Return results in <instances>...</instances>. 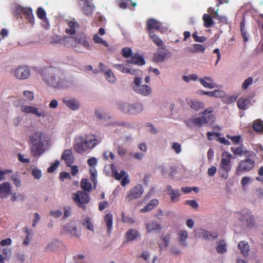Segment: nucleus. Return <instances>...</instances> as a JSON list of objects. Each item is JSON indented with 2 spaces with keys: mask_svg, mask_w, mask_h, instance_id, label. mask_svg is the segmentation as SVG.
<instances>
[{
  "mask_svg": "<svg viewBox=\"0 0 263 263\" xmlns=\"http://www.w3.org/2000/svg\"><path fill=\"white\" fill-rule=\"evenodd\" d=\"M30 140L32 154L35 156L41 155L44 152V147L47 143L46 136L40 132H36L31 136Z\"/></svg>",
  "mask_w": 263,
  "mask_h": 263,
  "instance_id": "obj_1",
  "label": "nucleus"
},
{
  "mask_svg": "<svg viewBox=\"0 0 263 263\" xmlns=\"http://www.w3.org/2000/svg\"><path fill=\"white\" fill-rule=\"evenodd\" d=\"M43 79L48 85L55 88L67 86V82L60 77L58 71H46L43 74Z\"/></svg>",
  "mask_w": 263,
  "mask_h": 263,
  "instance_id": "obj_2",
  "label": "nucleus"
},
{
  "mask_svg": "<svg viewBox=\"0 0 263 263\" xmlns=\"http://www.w3.org/2000/svg\"><path fill=\"white\" fill-rule=\"evenodd\" d=\"M232 155L228 152H224L221 155V159L218 169L220 176L226 180L229 177V173L231 170V160Z\"/></svg>",
  "mask_w": 263,
  "mask_h": 263,
  "instance_id": "obj_3",
  "label": "nucleus"
},
{
  "mask_svg": "<svg viewBox=\"0 0 263 263\" xmlns=\"http://www.w3.org/2000/svg\"><path fill=\"white\" fill-rule=\"evenodd\" d=\"M142 82V78L139 77H135L134 80V83L132 85V88L134 91L142 96L146 97L149 96L152 92L151 87L146 84H141Z\"/></svg>",
  "mask_w": 263,
  "mask_h": 263,
  "instance_id": "obj_4",
  "label": "nucleus"
},
{
  "mask_svg": "<svg viewBox=\"0 0 263 263\" xmlns=\"http://www.w3.org/2000/svg\"><path fill=\"white\" fill-rule=\"evenodd\" d=\"M215 121V117L213 115H210L208 116H201L199 117H192L186 121L187 126L192 124L197 127H201L209 123H213Z\"/></svg>",
  "mask_w": 263,
  "mask_h": 263,
  "instance_id": "obj_5",
  "label": "nucleus"
},
{
  "mask_svg": "<svg viewBox=\"0 0 263 263\" xmlns=\"http://www.w3.org/2000/svg\"><path fill=\"white\" fill-rule=\"evenodd\" d=\"M20 108L23 113L31 114L39 118H45L47 117V111L45 109L35 105L22 104Z\"/></svg>",
  "mask_w": 263,
  "mask_h": 263,
  "instance_id": "obj_6",
  "label": "nucleus"
},
{
  "mask_svg": "<svg viewBox=\"0 0 263 263\" xmlns=\"http://www.w3.org/2000/svg\"><path fill=\"white\" fill-rule=\"evenodd\" d=\"M144 193V188L142 184H138L128 191L125 197L126 202H131L140 198Z\"/></svg>",
  "mask_w": 263,
  "mask_h": 263,
  "instance_id": "obj_7",
  "label": "nucleus"
},
{
  "mask_svg": "<svg viewBox=\"0 0 263 263\" xmlns=\"http://www.w3.org/2000/svg\"><path fill=\"white\" fill-rule=\"evenodd\" d=\"M255 166V162L250 158L240 161L235 170L237 175H241L243 173L251 171Z\"/></svg>",
  "mask_w": 263,
  "mask_h": 263,
  "instance_id": "obj_8",
  "label": "nucleus"
},
{
  "mask_svg": "<svg viewBox=\"0 0 263 263\" xmlns=\"http://www.w3.org/2000/svg\"><path fill=\"white\" fill-rule=\"evenodd\" d=\"M72 198L78 206L82 208L90 200L88 194L81 191H77L76 193L72 194Z\"/></svg>",
  "mask_w": 263,
  "mask_h": 263,
  "instance_id": "obj_9",
  "label": "nucleus"
},
{
  "mask_svg": "<svg viewBox=\"0 0 263 263\" xmlns=\"http://www.w3.org/2000/svg\"><path fill=\"white\" fill-rule=\"evenodd\" d=\"M114 67L122 73L130 74L135 77L141 76L142 74V72L139 69H134L128 64L127 65L125 64H115Z\"/></svg>",
  "mask_w": 263,
  "mask_h": 263,
  "instance_id": "obj_10",
  "label": "nucleus"
},
{
  "mask_svg": "<svg viewBox=\"0 0 263 263\" xmlns=\"http://www.w3.org/2000/svg\"><path fill=\"white\" fill-rule=\"evenodd\" d=\"M239 220L247 227H252L255 224V219L250 211L245 209L239 213Z\"/></svg>",
  "mask_w": 263,
  "mask_h": 263,
  "instance_id": "obj_11",
  "label": "nucleus"
},
{
  "mask_svg": "<svg viewBox=\"0 0 263 263\" xmlns=\"http://www.w3.org/2000/svg\"><path fill=\"white\" fill-rule=\"evenodd\" d=\"M111 172L116 180H121V184L122 186H125L129 183V175L124 170H121L120 172H118L116 168H111Z\"/></svg>",
  "mask_w": 263,
  "mask_h": 263,
  "instance_id": "obj_12",
  "label": "nucleus"
},
{
  "mask_svg": "<svg viewBox=\"0 0 263 263\" xmlns=\"http://www.w3.org/2000/svg\"><path fill=\"white\" fill-rule=\"evenodd\" d=\"M58 43L64 45L67 47L74 48L76 51L80 50L79 46L77 44V34L75 37L64 36L58 40Z\"/></svg>",
  "mask_w": 263,
  "mask_h": 263,
  "instance_id": "obj_13",
  "label": "nucleus"
},
{
  "mask_svg": "<svg viewBox=\"0 0 263 263\" xmlns=\"http://www.w3.org/2000/svg\"><path fill=\"white\" fill-rule=\"evenodd\" d=\"M62 232L64 234H70L75 237H79L81 235V231L77 228L73 222H70L63 226Z\"/></svg>",
  "mask_w": 263,
  "mask_h": 263,
  "instance_id": "obj_14",
  "label": "nucleus"
},
{
  "mask_svg": "<svg viewBox=\"0 0 263 263\" xmlns=\"http://www.w3.org/2000/svg\"><path fill=\"white\" fill-rule=\"evenodd\" d=\"M30 74V71L27 66H19L14 71V75L16 78L20 80L27 79Z\"/></svg>",
  "mask_w": 263,
  "mask_h": 263,
  "instance_id": "obj_15",
  "label": "nucleus"
},
{
  "mask_svg": "<svg viewBox=\"0 0 263 263\" xmlns=\"http://www.w3.org/2000/svg\"><path fill=\"white\" fill-rule=\"evenodd\" d=\"M89 146L86 144L84 138L79 137L77 139L76 143L73 145L74 151L79 154H83L89 149Z\"/></svg>",
  "mask_w": 263,
  "mask_h": 263,
  "instance_id": "obj_16",
  "label": "nucleus"
},
{
  "mask_svg": "<svg viewBox=\"0 0 263 263\" xmlns=\"http://www.w3.org/2000/svg\"><path fill=\"white\" fill-rule=\"evenodd\" d=\"M80 50H77V52L80 53H84V51L82 47H84L86 50H90L91 46L87 40V39L83 34H77V42Z\"/></svg>",
  "mask_w": 263,
  "mask_h": 263,
  "instance_id": "obj_17",
  "label": "nucleus"
},
{
  "mask_svg": "<svg viewBox=\"0 0 263 263\" xmlns=\"http://www.w3.org/2000/svg\"><path fill=\"white\" fill-rule=\"evenodd\" d=\"M62 102L66 106L72 110H77L79 109V102L73 98L66 97L62 99Z\"/></svg>",
  "mask_w": 263,
  "mask_h": 263,
  "instance_id": "obj_18",
  "label": "nucleus"
},
{
  "mask_svg": "<svg viewBox=\"0 0 263 263\" xmlns=\"http://www.w3.org/2000/svg\"><path fill=\"white\" fill-rule=\"evenodd\" d=\"M199 81L204 88L213 89L217 87V84L215 83L213 79L210 77L204 76L203 78H200Z\"/></svg>",
  "mask_w": 263,
  "mask_h": 263,
  "instance_id": "obj_19",
  "label": "nucleus"
},
{
  "mask_svg": "<svg viewBox=\"0 0 263 263\" xmlns=\"http://www.w3.org/2000/svg\"><path fill=\"white\" fill-rule=\"evenodd\" d=\"M61 159L67 166H70L74 162V157L71 149H66L62 155Z\"/></svg>",
  "mask_w": 263,
  "mask_h": 263,
  "instance_id": "obj_20",
  "label": "nucleus"
},
{
  "mask_svg": "<svg viewBox=\"0 0 263 263\" xmlns=\"http://www.w3.org/2000/svg\"><path fill=\"white\" fill-rule=\"evenodd\" d=\"M12 186L8 182H4L0 184V197L6 198L10 194Z\"/></svg>",
  "mask_w": 263,
  "mask_h": 263,
  "instance_id": "obj_21",
  "label": "nucleus"
},
{
  "mask_svg": "<svg viewBox=\"0 0 263 263\" xmlns=\"http://www.w3.org/2000/svg\"><path fill=\"white\" fill-rule=\"evenodd\" d=\"M238 248L240 251V253L244 257H248L250 251V246L249 243L246 241H240L238 244Z\"/></svg>",
  "mask_w": 263,
  "mask_h": 263,
  "instance_id": "obj_22",
  "label": "nucleus"
},
{
  "mask_svg": "<svg viewBox=\"0 0 263 263\" xmlns=\"http://www.w3.org/2000/svg\"><path fill=\"white\" fill-rule=\"evenodd\" d=\"M143 110V105L142 103L137 102L130 104V115H136L141 113Z\"/></svg>",
  "mask_w": 263,
  "mask_h": 263,
  "instance_id": "obj_23",
  "label": "nucleus"
},
{
  "mask_svg": "<svg viewBox=\"0 0 263 263\" xmlns=\"http://www.w3.org/2000/svg\"><path fill=\"white\" fill-rule=\"evenodd\" d=\"M67 23L68 27L65 29L66 33L70 35L74 34L76 33V29L79 27L78 24L73 20H67Z\"/></svg>",
  "mask_w": 263,
  "mask_h": 263,
  "instance_id": "obj_24",
  "label": "nucleus"
},
{
  "mask_svg": "<svg viewBox=\"0 0 263 263\" xmlns=\"http://www.w3.org/2000/svg\"><path fill=\"white\" fill-rule=\"evenodd\" d=\"M126 62L128 64H133L139 66L143 65L145 64V60L143 57L138 54L133 56L130 59L127 60Z\"/></svg>",
  "mask_w": 263,
  "mask_h": 263,
  "instance_id": "obj_25",
  "label": "nucleus"
},
{
  "mask_svg": "<svg viewBox=\"0 0 263 263\" xmlns=\"http://www.w3.org/2000/svg\"><path fill=\"white\" fill-rule=\"evenodd\" d=\"M158 200L156 199H153L151 200L148 204H147L142 209H141L140 210V212L142 213L149 212L155 208L158 205Z\"/></svg>",
  "mask_w": 263,
  "mask_h": 263,
  "instance_id": "obj_26",
  "label": "nucleus"
},
{
  "mask_svg": "<svg viewBox=\"0 0 263 263\" xmlns=\"http://www.w3.org/2000/svg\"><path fill=\"white\" fill-rule=\"evenodd\" d=\"M149 36L152 40L153 43L158 47L162 49L165 48V46L163 43L162 41L159 38V36L156 35L153 31H149Z\"/></svg>",
  "mask_w": 263,
  "mask_h": 263,
  "instance_id": "obj_27",
  "label": "nucleus"
},
{
  "mask_svg": "<svg viewBox=\"0 0 263 263\" xmlns=\"http://www.w3.org/2000/svg\"><path fill=\"white\" fill-rule=\"evenodd\" d=\"M118 108L125 114L130 115V104L126 102H120L117 105Z\"/></svg>",
  "mask_w": 263,
  "mask_h": 263,
  "instance_id": "obj_28",
  "label": "nucleus"
},
{
  "mask_svg": "<svg viewBox=\"0 0 263 263\" xmlns=\"http://www.w3.org/2000/svg\"><path fill=\"white\" fill-rule=\"evenodd\" d=\"M188 105L190 106L191 108L196 111H198L204 107V104L203 102L195 99L190 100L188 102Z\"/></svg>",
  "mask_w": 263,
  "mask_h": 263,
  "instance_id": "obj_29",
  "label": "nucleus"
},
{
  "mask_svg": "<svg viewBox=\"0 0 263 263\" xmlns=\"http://www.w3.org/2000/svg\"><path fill=\"white\" fill-rule=\"evenodd\" d=\"M62 245L61 242L58 240H53L48 243L45 248L46 251H54L57 250Z\"/></svg>",
  "mask_w": 263,
  "mask_h": 263,
  "instance_id": "obj_30",
  "label": "nucleus"
},
{
  "mask_svg": "<svg viewBox=\"0 0 263 263\" xmlns=\"http://www.w3.org/2000/svg\"><path fill=\"white\" fill-rule=\"evenodd\" d=\"M147 28L148 32L152 31V29H156L157 30L160 29V24L156 20L151 18L149 19L147 22Z\"/></svg>",
  "mask_w": 263,
  "mask_h": 263,
  "instance_id": "obj_31",
  "label": "nucleus"
},
{
  "mask_svg": "<svg viewBox=\"0 0 263 263\" xmlns=\"http://www.w3.org/2000/svg\"><path fill=\"white\" fill-rule=\"evenodd\" d=\"M177 234L181 245L186 246L187 243L185 241L188 237L187 232L185 230H180L178 231Z\"/></svg>",
  "mask_w": 263,
  "mask_h": 263,
  "instance_id": "obj_32",
  "label": "nucleus"
},
{
  "mask_svg": "<svg viewBox=\"0 0 263 263\" xmlns=\"http://www.w3.org/2000/svg\"><path fill=\"white\" fill-rule=\"evenodd\" d=\"M126 238L128 241H132L139 236V233L136 229H129L126 233Z\"/></svg>",
  "mask_w": 263,
  "mask_h": 263,
  "instance_id": "obj_33",
  "label": "nucleus"
},
{
  "mask_svg": "<svg viewBox=\"0 0 263 263\" xmlns=\"http://www.w3.org/2000/svg\"><path fill=\"white\" fill-rule=\"evenodd\" d=\"M146 229L147 233H150L152 232L160 230L161 226L155 221H152L146 224Z\"/></svg>",
  "mask_w": 263,
  "mask_h": 263,
  "instance_id": "obj_34",
  "label": "nucleus"
},
{
  "mask_svg": "<svg viewBox=\"0 0 263 263\" xmlns=\"http://www.w3.org/2000/svg\"><path fill=\"white\" fill-rule=\"evenodd\" d=\"M250 103V100L247 98H241L237 102L238 107L242 110H246L248 108V104Z\"/></svg>",
  "mask_w": 263,
  "mask_h": 263,
  "instance_id": "obj_35",
  "label": "nucleus"
},
{
  "mask_svg": "<svg viewBox=\"0 0 263 263\" xmlns=\"http://www.w3.org/2000/svg\"><path fill=\"white\" fill-rule=\"evenodd\" d=\"M84 7L83 12L87 15H89L93 12V7L90 4L88 0H82Z\"/></svg>",
  "mask_w": 263,
  "mask_h": 263,
  "instance_id": "obj_36",
  "label": "nucleus"
},
{
  "mask_svg": "<svg viewBox=\"0 0 263 263\" xmlns=\"http://www.w3.org/2000/svg\"><path fill=\"white\" fill-rule=\"evenodd\" d=\"M82 223L86 228L90 231H93V226L91 219L87 216H83L82 219Z\"/></svg>",
  "mask_w": 263,
  "mask_h": 263,
  "instance_id": "obj_37",
  "label": "nucleus"
},
{
  "mask_svg": "<svg viewBox=\"0 0 263 263\" xmlns=\"http://www.w3.org/2000/svg\"><path fill=\"white\" fill-rule=\"evenodd\" d=\"M11 180L16 187H20L22 186L21 176L17 172L11 175Z\"/></svg>",
  "mask_w": 263,
  "mask_h": 263,
  "instance_id": "obj_38",
  "label": "nucleus"
},
{
  "mask_svg": "<svg viewBox=\"0 0 263 263\" xmlns=\"http://www.w3.org/2000/svg\"><path fill=\"white\" fill-rule=\"evenodd\" d=\"M84 140H85L86 144L89 146V147L90 148L95 146L97 144V142H96L97 140L93 135H89L87 136L86 138H84Z\"/></svg>",
  "mask_w": 263,
  "mask_h": 263,
  "instance_id": "obj_39",
  "label": "nucleus"
},
{
  "mask_svg": "<svg viewBox=\"0 0 263 263\" xmlns=\"http://www.w3.org/2000/svg\"><path fill=\"white\" fill-rule=\"evenodd\" d=\"M104 220L107 227L108 232H110L112 226V215L111 214H107L105 215Z\"/></svg>",
  "mask_w": 263,
  "mask_h": 263,
  "instance_id": "obj_40",
  "label": "nucleus"
},
{
  "mask_svg": "<svg viewBox=\"0 0 263 263\" xmlns=\"http://www.w3.org/2000/svg\"><path fill=\"white\" fill-rule=\"evenodd\" d=\"M188 50L192 53H198L199 52H204L205 47L203 45L201 44H194L193 46V48H188Z\"/></svg>",
  "mask_w": 263,
  "mask_h": 263,
  "instance_id": "obj_41",
  "label": "nucleus"
},
{
  "mask_svg": "<svg viewBox=\"0 0 263 263\" xmlns=\"http://www.w3.org/2000/svg\"><path fill=\"white\" fill-rule=\"evenodd\" d=\"M93 41L96 44H100L105 47H108V44L107 42L104 40L98 34H95L93 36Z\"/></svg>",
  "mask_w": 263,
  "mask_h": 263,
  "instance_id": "obj_42",
  "label": "nucleus"
},
{
  "mask_svg": "<svg viewBox=\"0 0 263 263\" xmlns=\"http://www.w3.org/2000/svg\"><path fill=\"white\" fill-rule=\"evenodd\" d=\"M204 21V26L206 28H209L213 24V21L212 17L207 14H204L203 16Z\"/></svg>",
  "mask_w": 263,
  "mask_h": 263,
  "instance_id": "obj_43",
  "label": "nucleus"
},
{
  "mask_svg": "<svg viewBox=\"0 0 263 263\" xmlns=\"http://www.w3.org/2000/svg\"><path fill=\"white\" fill-rule=\"evenodd\" d=\"M166 54V52L163 53L157 52L154 55V60L156 62H162L165 60Z\"/></svg>",
  "mask_w": 263,
  "mask_h": 263,
  "instance_id": "obj_44",
  "label": "nucleus"
},
{
  "mask_svg": "<svg viewBox=\"0 0 263 263\" xmlns=\"http://www.w3.org/2000/svg\"><path fill=\"white\" fill-rule=\"evenodd\" d=\"M231 150L234 155L238 156H241L243 154L246 155L248 153L247 151L243 149L242 146L236 148L231 147Z\"/></svg>",
  "mask_w": 263,
  "mask_h": 263,
  "instance_id": "obj_45",
  "label": "nucleus"
},
{
  "mask_svg": "<svg viewBox=\"0 0 263 263\" xmlns=\"http://www.w3.org/2000/svg\"><path fill=\"white\" fill-rule=\"evenodd\" d=\"M81 187L82 189L85 191H90L91 189V184L87 182L86 179H83L81 182Z\"/></svg>",
  "mask_w": 263,
  "mask_h": 263,
  "instance_id": "obj_46",
  "label": "nucleus"
},
{
  "mask_svg": "<svg viewBox=\"0 0 263 263\" xmlns=\"http://www.w3.org/2000/svg\"><path fill=\"white\" fill-rule=\"evenodd\" d=\"M253 128L255 130L258 132L263 131L262 122L260 120H257L253 124Z\"/></svg>",
  "mask_w": 263,
  "mask_h": 263,
  "instance_id": "obj_47",
  "label": "nucleus"
},
{
  "mask_svg": "<svg viewBox=\"0 0 263 263\" xmlns=\"http://www.w3.org/2000/svg\"><path fill=\"white\" fill-rule=\"evenodd\" d=\"M216 250L219 253H224L227 251L226 244L223 240L219 242Z\"/></svg>",
  "mask_w": 263,
  "mask_h": 263,
  "instance_id": "obj_48",
  "label": "nucleus"
},
{
  "mask_svg": "<svg viewBox=\"0 0 263 263\" xmlns=\"http://www.w3.org/2000/svg\"><path fill=\"white\" fill-rule=\"evenodd\" d=\"M168 195L170 196L172 201H177L179 200L180 194L178 190H175Z\"/></svg>",
  "mask_w": 263,
  "mask_h": 263,
  "instance_id": "obj_49",
  "label": "nucleus"
},
{
  "mask_svg": "<svg viewBox=\"0 0 263 263\" xmlns=\"http://www.w3.org/2000/svg\"><path fill=\"white\" fill-rule=\"evenodd\" d=\"M31 174L36 179H40L42 175V172L40 170L36 167H34L31 169Z\"/></svg>",
  "mask_w": 263,
  "mask_h": 263,
  "instance_id": "obj_50",
  "label": "nucleus"
},
{
  "mask_svg": "<svg viewBox=\"0 0 263 263\" xmlns=\"http://www.w3.org/2000/svg\"><path fill=\"white\" fill-rule=\"evenodd\" d=\"M106 75V79L109 82L114 83L116 82V79L115 77L114 76V74L112 71L111 70H109L108 71H106V72L105 73Z\"/></svg>",
  "mask_w": 263,
  "mask_h": 263,
  "instance_id": "obj_51",
  "label": "nucleus"
},
{
  "mask_svg": "<svg viewBox=\"0 0 263 263\" xmlns=\"http://www.w3.org/2000/svg\"><path fill=\"white\" fill-rule=\"evenodd\" d=\"M171 149L174 151L176 154H179L182 151L181 145L178 142H174L171 146Z\"/></svg>",
  "mask_w": 263,
  "mask_h": 263,
  "instance_id": "obj_52",
  "label": "nucleus"
},
{
  "mask_svg": "<svg viewBox=\"0 0 263 263\" xmlns=\"http://www.w3.org/2000/svg\"><path fill=\"white\" fill-rule=\"evenodd\" d=\"M201 235L200 237H202L205 239H209L210 237H212L213 238H216L217 237V234L214 235L213 234L211 233L210 232L205 230H201Z\"/></svg>",
  "mask_w": 263,
  "mask_h": 263,
  "instance_id": "obj_53",
  "label": "nucleus"
},
{
  "mask_svg": "<svg viewBox=\"0 0 263 263\" xmlns=\"http://www.w3.org/2000/svg\"><path fill=\"white\" fill-rule=\"evenodd\" d=\"M240 28H241V35L243 37V42L246 43L248 41V37L247 32L245 29L244 23H243V22L241 23Z\"/></svg>",
  "mask_w": 263,
  "mask_h": 263,
  "instance_id": "obj_54",
  "label": "nucleus"
},
{
  "mask_svg": "<svg viewBox=\"0 0 263 263\" xmlns=\"http://www.w3.org/2000/svg\"><path fill=\"white\" fill-rule=\"evenodd\" d=\"M253 83V79L252 77H249L244 81L242 84L241 88L243 89H247Z\"/></svg>",
  "mask_w": 263,
  "mask_h": 263,
  "instance_id": "obj_55",
  "label": "nucleus"
},
{
  "mask_svg": "<svg viewBox=\"0 0 263 263\" xmlns=\"http://www.w3.org/2000/svg\"><path fill=\"white\" fill-rule=\"evenodd\" d=\"M122 221L124 223L134 224L135 222L134 219L132 217L125 216L124 213H122Z\"/></svg>",
  "mask_w": 263,
  "mask_h": 263,
  "instance_id": "obj_56",
  "label": "nucleus"
},
{
  "mask_svg": "<svg viewBox=\"0 0 263 263\" xmlns=\"http://www.w3.org/2000/svg\"><path fill=\"white\" fill-rule=\"evenodd\" d=\"M24 96L29 101H32L34 100V93L32 91L25 90L23 92Z\"/></svg>",
  "mask_w": 263,
  "mask_h": 263,
  "instance_id": "obj_57",
  "label": "nucleus"
},
{
  "mask_svg": "<svg viewBox=\"0 0 263 263\" xmlns=\"http://www.w3.org/2000/svg\"><path fill=\"white\" fill-rule=\"evenodd\" d=\"M37 15L39 18L44 20L46 18V13L42 8H39L37 11Z\"/></svg>",
  "mask_w": 263,
  "mask_h": 263,
  "instance_id": "obj_58",
  "label": "nucleus"
},
{
  "mask_svg": "<svg viewBox=\"0 0 263 263\" xmlns=\"http://www.w3.org/2000/svg\"><path fill=\"white\" fill-rule=\"evenodd\" d=\"M87 163L90 167H96L98 163V160L95 157H91L87 160Z\"/></svg>",
  "mask_w": 263,
  "mask_h": 263,
  "instance_id": "obj_59",
  "label": "nucleus"
},
{
  "mask_svg": "<svg viewBox=\"0 0 263 263\" xmlns=\"http://www.w3.org/2000/svg\"><path fill=\"white\" fill-rule=\"evenodd\" d=\"M192 36L196 42L202 43L206 41V39L204 36H199L196 32H194L192 34Z\"/></svg>",
  "mask_w": 263,
  "mask_h": 263,
  "instance_id": "obj_60",
  "label": "nucleus"
},
{
  "mask_svg": "<svg viewBox=\"0 0 263 263\" xmlns=\"http://www.w3.org/2000/svg\"><path fill=\"white\" fill-rule=\"evenodd\" d=\"M127 151L126 148L123 147L121 145L118 146L117 148V153L120 156L123 157L125 156V155L127 153Z\"/></svg>",
  "mask_w": 263,
  "mask_h": 263,
  "instance_id": "obj_61",
  "label": "nucleus"
},
{
  "mask_svg": "<svg viewBox=\"0 0 263 263\" xmlns=\"http://www.w3.org/2000/svg\"><path fill=\"white\" fill-rule=\"evenodd\" d=\"M132 52V50L129 48H123L122 50V54L123 57L128 58L130 57Z\"/></svg>",
  "mask_w": 263,
  "mask_h": 263,
  "instance_id": "obj_62",
  "label": "nucleus"
},
{
  "mask_svg": "<svg viewBox=\"0 0 263 263\" xmlns=\"http://www.w3.org/2000/svg\"><path fill=\"white\" fill-rule=\"evenodd\" d=\"M41 219V216L37 213H35L34 214V218L33 219L32 227L35 228L37 224L39 222Z\"/></svg>",
  "mask_w": 263,
  "mask_h": 263,
  "instance_id": "obj_63",
  "label": "nucleus"
},
{
  "mask_svg": "<svg viewBox=\"0 0 263 263\" xmlns=\"http://www.w3.org/2000/svg\"><path fill=\"white\" fill-rule=\"evenodd\" d=\"M129 155L135 159L139 160H142L144 156L143 154L142 153H130Z\"/></svg>",
  "mask_w": 263,
  "mask_h": 263,
  "instance_id": "obj_64",
  "label": "nucleus"
}]
</instances>
